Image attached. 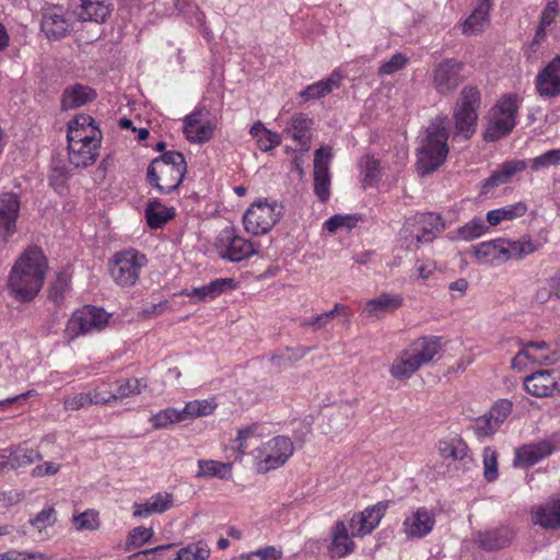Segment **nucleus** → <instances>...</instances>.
<instances>
[{"mask_svg": "<svg viewBox=\"0 0 560 560\" xmlns=\"http://www.w3.org/2000/svg\"><path fill=\"white\" fill-rule=\"evenodd\" d=\"M48 259L42 248L27 247L13 264L7 281L11 298L20 303L32 302L44 287Z\"/></svg>", "mask_w": 560, "mask_h": 560, "instance_id": "f257e3e1", "label": "nucleus"}, {"mask_svg": "<svg viewBox=\"0 0 560 560\" xmlns=\"http://www.w3.org/2000/svg\"><path fill=\"white\" fill-rule=\"evenodd\" d=\"M69 161L75 167L92 165L100 155L102 132L90 115H77L68 125Z\"/></svg>", "mask_w": 560, "mask_h": 560, "instance_id": "f03ea898", "label": "nucleus"}, {"mask_svg": "<svg viewBox=\"0 0 560 560\" xmlns=\"http://www.w3.org/2000/svg\"><path fill=\"white\" fill-rule=\"evenodd\" d=\"M417 149V168L422 176L438 170L445 161L448 147V132L444 118H435L419 137Z\"/></svg>", "mask_w": 560, "mask_h": 560, "instance_id": "7ed1b4c3", "label": "nucleus"}, {"mask_svg": "<svg viewBox=\"0 0 560 560\" xmlns=\"http://www.w3.org/2000/svg\"><path fill=\"white\" fill-rule=\"evenodd\" d=\"M186 174V162L183 153L167 151L155 158L147 171L148 183L160 194H170L177 189Z\"/></svg>", "mask_w": 560, "mask_h": 560, "instance_id": "20e7f679", "label": "nucleus"}, {"mask_svg": "<svg viewBox=\"0 0 560 560\" xmlns=\"http://www.w3.org/2000/svg\"><path fill=\"white\" fill-rule=\"evenodd\" d=\"M521 97L516 93L503 94L489 113L483 140L495 142L509 136L516 125Z\"/></svg>", "mask_w": 560, "mask_h": 560, "instance_id": "39448f33", "label": "nucleus"}, {"mask_svg": "<svg viewBox=\"0 0 560 560\" xmlns=\"http://www.w3.org/2000/svg\"><path fill=\"white\" fill-rule=\"evenodd\" d=\"M294 446L290 438L277 435L255 447L250 455L258 474H266L283 466L293 455Z\"/></svg>", "mask_w": 560, "mask_h": 560, "instance_id": "423d86ee", "label": "nucleus"}, {"mask_svg": "<svg viewBox=\"0 0 560 560\" xmlns=\"http://www.w3.org/2000/svg\"><path fill=\"white\" fill-rule=\"evenodd\" d=\"M444 229L441 215L436 213H417L408 218L399 235L408 249L418 248L420 244L432 242Z\"/></svg>", "mask_w": 560, "mask_h": 560, "instance_id": "0eeeda50", "label": "nucleus"}, {"mask_svg": "<svg viewBox=\"0 0 560 560\" xmlns=\"http://www.w3.org/2000/svg\"><path fill=\"white\" fill-rule=\"evenodd\" d=\"M148 259L135 248L124 249L113 255L109 260V275L120 287H132L140 277Z\"/></svg>", "mask_w": 560, "mask_h": 560, "instance_id": "6e6552de", "label": "nucleus"}, {"mask_svg": "<svg viewBox=\"0 0 560 560\" xmlns=\"http://www.w3.org/2000/svg\"><path fill=\"white\" fill-rule=\"evenodd\" d=\"M109 320V314L102 307L84 305L75 310L68 319L65 335L69 341L80 336L103 330Z\"/></svg>", "mask_w": 560, "mask_h": 560, "instance_id": "1a4fd4ad", "label": "nucleus"}, {"mask_svg": "<svg viewBox=\"0 0 560 560\" xmlns=\"http://www.w3.org/2000/svg\"><path fill=\"white\" fill-rule=\"evenodd\" d=\"M481 93L477 86L466 85L457 98V138H471L477 130Z\"/></svg>", "mask_w": 560, "mask_h": 560, "instance_id": "9d476101", "label": "nucleus"}, {"mask_svg": "<svg viewBox=\"0 0 560 560\" xmlns=\"http://www.w3.org/2000/svg\"><path fill=\"white\" fill-rule=\"evenodd\" d=\"M281 207L277 202L257 201L243 215L244 229L253 235L268 233L279 221Z\"/></svg>", "mask_w": 560, "mask_h": 560, "instance_id": "9b49d317", "label": "nucleus"}, {"mask_svg": "<svg viewBox=\"0 0 560 560\" xmlns=\"http://www.w3.org/2000/svg\"><path fill=\"white\" fill-rule=\"evenodd\" d=\"M215 249L223 259L238 262L257 254L253 242L240 235L232 226L223 229L217 236Z\"/></svg>", "mask_w": 560, "mask_h": 560, "instance_id": "f8f14e48", "label": "nucleus"}, {"mask_svg": "<svg viewBox=\"0 0 560 560\" xmlns=\"http://www.w3.org/2000/svg\"><path fill=\"white\" fill-rule=\"evenodd\" d=\"M139 394V387H116L115 392L107 390V387H90L86 393L68 398L65 401V407L68 410H77L92 404H112L124 397Z\"/></svg>", "mask_w": 560, "mask_h": 560, "instance_id": "ddd939ff", "label": "nucleus"}, {"mask_svg": "<svg viewBox=\"0 0 560 560\" xmlns=\"http://www.w3.org/2000/svg\"><path fill=\"white\" fill-rule=\"evenodd\" d=\"M217 129L215 117L205 107L196 108L184 118V133L190 143L210 141Z\"/></svg>", "mask_w": 560, "mask_h": 560, "instance_id": "4468645a", "label": "nucleus"}, {"mask_svg": "<svg viewBox=\"0 0 560 560\" xmlns=\"http://www.w3.org/2000/svg\"><path fill=\"white\" fill-rule=\"evenodd\" d=\"M388 506V501H380L359 513H354L348 521L351 536L364 537L371 534L378 526Z\"/></svg>", "mask_w": 560, "mask_h": 560, "instance_id": "2eb2a0df", "label": "nucleus"}, {"mask_svg": "<svg viewBox=\"0 0 560 560\" xmlns=\"http://www.w3.org/2000/svg\"><path fill=\"white\" fill-rule=\"evenodd\" d=\"M332 160L330 147H320L314 154V194L319 201L326 202L330 198L331 176L329 164Z\"/></svg>", "mask_w": 560, "mask_h": 560, "instance_id": "dca6fc26", "label": "nucleus"}, {"mask_svg": "<svg viewBox=\"0 0 560 560\" xmlns=\"http://www.w3.org/2000/svg\"><path fill=\"white\" fill-rule=\"evenodd\" d=\"M20 198L14 192L0 194V238L10 242L16 232V221L20 214Z\"/></svg>", "mask_w": 560, "mask_h": 560, "instance_id": "f3484780", "label": "nucleus"}, {"mask_svg": "<svg viewBox=\"0 0 560 560\" xmlns=\"http://www.w3.org/2000/svg\"><path fill=\"white\" fill-rule=\"evenodd\" d=\"M435 524L434 515L425 508L411 511L402 522V532L409 539L429 535Z\"/></svg>", "mask_w": 560, "mask_h": 560, "instance_id": "a211bd4d", "label": "nucleus"}, {"mask_svg": "<svg viewBox=\"0 0 560 560\" xmlns=\"http://www.w3.org/2000/svg\"><path fill=\"white\" fill-rule=\"evenodd\" d=\"M537 93L542 97H553L560 94V56L553 57L535 80Z\"/></svg>", "mask_w": 560, "mask_h": 560, "instance_id": "6ab92c4d", "label": "nucleus"}, {"mask_svg": "<svg viewBox=\"0 0 560 560\" xmlns=\"http://www.w3.org/2000/svg\"><path fill=\"white\" fill-rule=\"evenodd\" d=\"M404 304V296L400 293L383 292L378 296L365 302L362 313L369 318H382L392 314Z\"/></svg>", "mask_w": 560, "mask_h": 560, "instance_id": "aec40b11", "label": "nucleus"}, {"mask_svg": "<svg viewBox=\"0 0 560 560\" xmlns=\"http://www.w3.org/2000/svg\"><path fill=\"white\" fill-rule=\"evenodd\" d=\"M69 19L65 15L61 8H49L44 11L40 28L50 40H59L66 37L70 32Z\"/></svg>", "mask_w": 560, "mask_h": 560, "instance_id": "412c9836", "label": "nucleus"}, {"mask_svg": "<svg viewBox=\"0 0 560 560\" xmlns=\"http://www.w3.org/2000/svg\"><path fill=\"white\" fill-rule=\"evenodd\" d=\"M313 119L306 114L298 113L288 121L284 133L299 145L301 152H307L312 140Z\"/></svg>", "mask_w": 560, "mask_h": 560, "instance_id": "4be33fe9", "label": "nucleus"}, {"mask_svg": "<svg viewBox=\"0 0 560 560\" xmlns=\"http://www.w3.org/2000/svg\"><path fill=\"white\" fill-rule=\"evenodd\" d=\"M490 0H478L470 15L462 23V32L466 36L482 34L490 25Z\"/></svg>", "mask_w": 560, "mask_h": 560, "instance_id": "5701e85b", "label": "nucleus"}, {"mask_svg": "<svg viewBox=\"0 0 560 560\" xmlns=\"http://www.w3.org/2000/svg\"><path fill=\"white\" fill-rule=\"evenodd\" d=\"M343 79L345 75L339 69H335L328 78L305 86V89L299 93V96L304 102L323 98L332 91L338 90Z\"/></svg>", "mask_w": 560, "mask_h": 560, "instance_id": "b1692460", "label": "nucleus"}, {"mask_svg": "<svg viewBox=\"0 0 560 560\" xmlns=\"http://www.w3.org/2000/svg\"><path fill=\"white\" fill-rule=\"evenodd\" d=\"M474 255L479 264H501L508 261L506 240L497 238L472 246Z\"/></svg>", "mask_w": 560, "mask_h": 560, "instance_id": "393cba45", "label": "nucleus"}, {"mask_svg": "<svg viewBox=\"0 0 560 560\" xmlns=\"http://www.w3.org/2000/svg\"><path fill=\"white\" fill-rule=\"evenodd\" d=\"M406 349L422 366L430 363L441 351V338L436 336H423L410 342Z\"/></svg>", "mask_w": 560, "mask_h": 560, "instance_id": "a878e982", "label": "nucleus"}, {"mask_svg": "<svg viewBox=\"0 0 560 560\" xmlns=\"http://www.w3.org/2000/svg\"><path fill=\"white\" fill-rule=\"evenodd\" d=\"M555 446L547 440L539 441L535 444H528L516 451L515 464L529 467L534 466L545 457L552 454Z\"/></svg>", "mask_w": 560, "mask_h": 560, "instance_id": "bb28decb", "label": "nucleus"}, {"mask_svg": "<svg viewBox=\"0 0 560 560\" xmlns=\"http://www.w3.org/2000/svg\"><path fill=\"white\" fill-rule=\"evenodd\" d=\"M173 503V494L168 492H158L143 503L136 502L133 504V516L145 518L151 514H161L171 509Z\"/></svg>", "mask_w": 560, "mask_h": 560, "instance_id": "cd10ccee", "label": "nucleus"}, {"mask_svg": "<svg viewBox=\"0 0 560 560\" xmlns=\"http://www.w3.org/2000/svg\"><path fill=\"white\" fill-rule=\"evenodd\" d=\"M513 533L508 526L495 527L486 532H480L476 536L478 546L487 551L502 549L510 545Z\"/></svg>", "mask_w": 560, "mask_h": 560, "instance_id": "c85d7f7f", "label": "nucleus"}, {"mask_svg": "<svg viewBox=\"0 0 560 560\" xmlns=\"http://www.w3.org/2000/svg\"><path fill=\"white\" fill-rule=\"evenodd\" d=\"M533 365H552L560 360V349L544 340L524 342Z\"/></svg>", "mask_w": 560, "mask_h": 560, "instance_id": "c756f323", "label": "nucleus"}, {"mask_svg": "<svg viewBox=\"0 0 560 560\" xmlns=\"http://www.w3.org/2000/svg\"><path fill=\"white\" fill-rule=\"evenodd\" d=\"M310 351V348L298 346L294 348H283L275 351V353L269 358L270 362V371L279 373L282 372L290 366H292L295 362L303 359Z\"/></svg>", "mask_w": 560, "mask_h": 560, "instance_id": "7c9ffc66", "label": "nucleus"}, {"mask_svg": "<svg viewBox=\"0 0 560 560\" xmlns=\"http://www.w3.org/2000/svg\"><path fill=\"white\" fill-rule=\"evenodd\" d=\"M198 470L196 478L212 479L218 478L220 480H231L233 463L220 462L215 459H199L197 462Z\"/></svg>", "mask_w": 560, "mask_h": 560, "instance_id": "2f4dec72", "label": "nucleus"}, {"mask_svg": "<svg viewBox=\"0 0 560 560\" xmlns=\"http://www.w3.org/2000/svg\"><path fill=\"white\" fill-rule=\"evenodd\" d=\"M349 526L343 521H338L332 530V539L329 546V551L334 557H345L351 553L355 545L349 535Z\"/></svg>", "mask_w": 560, "mask_h": 560, "instance_id": "473e14b6", "label": "nucleus"}, {"mask_svg": "<svg viewBox=\"0 0 560 560\" xmlns=\"http://www.w3.org/2000/svg\"><path fill=\"white\" fill-rule=\"evenodd\" d=\"M534 523L547 529L560 528V497L539 506L533 515Z\"/></svg>", "mask_w": 560, "mask_h": 560, "instance_id": "72a5a7b5", "label": "nucleus"}, {"mask_svg": "<svg viewBox=\"0 0 560 560\" xmlns=\"http://www.w3.org/2000/svg\"><path fill=\"white\" fill-rule=\"evenodd\" d=\"M527 210L528 207L524 201L506 205L504 207L488 211L487 223L491 226H497L503 221H512L524 217Z\"/></svg>", "mask_w": 560, "mask_h": 560, "instance_id": "f704fd0d", "label": "nucleus"}, {"mask_svg": "<svg viewBox=\"0 0 560 560\" xmlns=\"http://www.w3.org/2000/svg\"><path fill=\"white\" fill-rule=\"evenodd\" d=\"M95 97V92L82 84H74L63 91L61 104L65 109L77 108L85 105Z\"/></svg>", "mask_w": 560, "mask_h": 560, "instance_id": "c9c22d12", "label": "nucleus"}, {"mask_svg": "<svg viewBox=\"0 0 560 560\" xmlns=\"http://www.w3.org/2000/svg\"><path fill=\"white\" fill-rule=\"evenodd\" d=\"M175 217L174 208L164 206L158 199L150 201L145 208L147 223L151 229H160Z\"/></svg>", "mask_w": 560, "mask_h": 560, "instance_id": "e433bc0d", "label": "nucleus"}, {"mask_svg": "<svg viewBox=\"0 0 560 560\" xmlns=\"http://www.w3.org/2000/svg\"><path fill=\"white\" fill-rule=\"evenodd\" d=\"M337 315L349 317L348 307L343 304L336 303L332 310L301 320L300 326L302 328H311L313 331H318L330 324Z\"/></svg>", "mask_w": 560, "mask_h": 560, "instance_id": "4c0bfd02", "label": "nucleus"}, {"mask_svg": "<svg viewBox=\"0 0 560 560\" xmlns=\"http://www.w3.org/2000/svg\"><path fill=\"white\" fill-rule=\"evenodd\" d=\"M72 277L67 270H61L48 288V300L56 306H61L71 291Z\"/></svg>", "mask_w": 560, "mask_h": 560, "instance_id": "58836bf2", "label": "nucleus"}, {"mask_svg": "<svg viewBox=\"0 0 560 560\" xmlns=\"http://www.w3.org/2000/svg\"><path fill=\"white\" fill-rule=\"evenodd\" d=\"M233 280L225 278H218L208 284L192 289L187 296L194 299L197 298L199 301L214 300L220 296L224 291L231 289Z\"/></svg>", "mask_w": 560, "mask_h": 560, "instance_id": "ea45409f", "label": "nucleus"}, {"mask_svg": "<svg viewBox=\"0 0 560 560\" xmlns=\"http://www.w3.org/2000/svg\"><path fill=\"white\" fill-rule=\"evenodd\" d=\"M421 365L405 348L400 354L393 361L390 366L392 375L398 381H405L415 374Z\"/></svg>", "mask_w": 560, "mask_h": 560, "instance_id": "a19ab883", "label": "nucleus"}, {"mask_svg": "<svg viewBox=\"0 0 560 560\" xmlns=\"http://www.w3.org/2000/svg\"><path fill=\"white\" fill-rule=\"evenodd\" d=\"M454 80L455 62L453 60H445L435 68L433 83L439 93H450L454 88Z\"/></svg>", "mask_w": 560, "mask_h": 560, "instance_id": "79ce46f5", "label": "nucleus"}, {"mask_svg": "<svg viewBox=\"0 0 560 560\" xmlns=\"http://www.w3.org/2000/svg\"><path fill=\"white\" fill-rule=\"evenodd\" d=\"M249 135L256 140L258 148L264 152L270 151L281 143V135L266 128L260 120L253 124Z\"/></svg>", "mask_w": 560, "mask_h": 560, "instance_id": "37998d69", "label": "nucleus"}, {"mask_svg": "<svg viewBox=\"0 0 560 560\" xmlns=\"http://www.w3.org/2000/svg\"><path fill=\"white\" fill-rule=\"evenodd\" d=\"M540 248L541 243L532 240L529 236H523L516 241L506 240L508 260L523 259Z\"/></svg>", "mask_w": 560, "mask_h": 560, "instance_id": "c03bdc74", "label": "nucleus"}, {"mask_svg": "<svg viewBox=\"0 0 560 560\" xmlns=\"http://www.w3.org/2000/svg\"><path fill=\"white\" fill-rule=\"evenodd\" d=\"M187 420L185 410L176 408H166L150 418L154 429H165L171 424L179 423Z\"/></svg>", "mask_w": 560, "mask_h": 560, "instance_id": "a18cd8bd", "label": "nucleus"}, {"mask_svg": "<svg viewBox=\"0 0 560 560\" xmlns=\"http://www.w3.org/2000/svg\"><path fill=\"white\" fill-rule=\"evenodd\" d=\"M10 450L11 469L32 465L42 458L38 451L23 446L8 447Z\"/></svg>", "mask_w": 560, "mask_h": 560, "instance_id": "49530a36", "label": "nucleus"}, {"mask_svg": "<svg viewBox=\"0 0 560 560\" xmlns=\"http://www.w3.org/2000/svg\"><path fill=\"white\" fill-rule=\"evenodd\" d=\"M110 14L109 5L106 1L82 2L80 18L84 21L104 22Z\"/></svg>", "mask_w": 560, "mask_h": 560, "instance_id": "de8ad7c7", "label": "nucleus"}, {"mask_svg": "<svg viewBox=\"0 0 560 560\" xmlns=\"http://www.w3.org/2000/svg\"><path fill=\"white\" fill-rule=\"evenodd\" d=\"M363 167V185L364 187H372L381 179V161L374 156L366 155L362 159Z\"/></svg>", "mask_w": 560, "mask_h": 560, "instance_id": "09e8293b", "label": "nucleus"}, {"mask_svg": "<svg viewBox=\"0 0 560 560\" xmlns=\"http://www.w3.org/2000/svg\"><path fill=\"white\" fill-rule=\"evenodd\" d=\"M210 556V548L203 541L190 544L177 552L174 560H207Z\"/></svg>", "mask_w": 560, "mask_h": 560, "instance_id": "8fccbe9b", "label": "nucleus"}, {"mask_svg": "<svg viewBox=\"0 0 560 560\" xmlns=\"http://www.w3.org/2000/svg\"><path fill=\"white\" fill-rule=\"evenodd\" d=\"M73 525L78 532L97 530L101 525L98 512L95 510H86L80 514L73 515Z\"/></svg>", "mask_w": 560, "mask_h": 560, "instance_id": "3c124183", "label": "nucleus"}, {"mask_svg": "<svg viewBox=\"0 0 560 560\" xmlns=\"http://www.w3.org/2000/svg\"><path fill=\"white\" fill-rule=\"evenodd\" d=\"M217 408V404L213 398L192 400L185 405L184 410L186 419L195 417H203L211 415Z\"/></svg>", "mask_w": 560, "mask_h": 560, "instance_id": "603ef678", "label": "nucleus"}, {"mask_svg": "<svg viewBox=\"0 0 560 560\" xmlns=\"http://www.w3.org/2000/svg\"><path fill=\"white\" fill-rule=\"evenodd\" d=\"M258 435H260V433L259 425L257 423L238 429L236 439L234 440L237 448L236 460H242V458L246 454L248 447L247 440Z\"/></svg>", "mask_w": 560, "mask_h": 560, "instance_id": "864d4df0", "label": "nucleus"}, {"mask_svg": "<svg viewBox=\"0 0 560 560\" xmlns=\"http://www.w3.org/2000/svg\"><path fill=\"white\" fill-rule=\"evenodd\" d=\"M487 230L488 225L485 220L482 218H475L457 230V236L466 241L474 240L483 235Z\"/></svg>", "mask_w": 560, "mask_h": 560, "instance_id": "5fc2aeb1", "label": "nucleus"}, {"mask_svg": "<svg viewBox=\"0 0 560 560\" xmlns=\"http://www.w3.org/2000/svg\"><path fill=\"white\" fill-rule=\"evenodd\" d=\"M360 221V217L357 214H335L325 221L324 228L334 233L340 228H354Z\"/></svg>", "mask_w": 560, "mask_h": 560, "instance_id": "6e6d98bb", "label": "nucleus"}, {"mask_svg": "<svg viewBox=\"0 0 560 560\" xmlns=\"http://www.w3.org/2000/svg\"><path fill=\"white\" fill-rule=\"evenodd\" d=\"M483 476L487 481L492 482L498 479V454L495 450L488 446L483 450Z\"/></svg>", "mask_w": 560, "mask_h": 560, "instance_id": "4d7b16f0", "label": "nucleus"}, {"mask_svg": "<svg viewBox=\"0 0 560 560\" xmlns=\"http://www.w3.org/2000/svg\"><path fill=\"white\" fill-rule=\"evenodd\" d=\"M282 551L275 546H266L257 550L242 553L236 560H279Z\"/></svg>", "mask_w": 560, "mask_h": 560, "instance_id": "13d9d810", "label": "nucleus"}, {"mask_svg": "<svg viewBox=\"0 0 560 560\" xmlns=\"http://www.w3.org/2000/svg\"><path fill=\"white\" fill-rule=\"evenodd\" d=\"M558 165H560V149L549 150L530 160V167L533 171H540L542 168Z\"/></svg>", "mask_w": 560, "mask_h": 560, "instance_id": "bf43d9fd", "label": "nucleus"}, {"mask_svg": "<svg viewBox=\"0 0 560 560\" xmlns=\"http://www.w3.org/2000/svg\"><path fill=\"white\" fill-rule=\"evenodd\" d=\"M408 61L409 58L407 56L401 52H396L388 61L380 66L377 74L381 77L394 74L404 69L408 65Z\"/></svg>", "mask_w": 560, "mask_h": 560, "instance_id": "052dcab7", "label": "nucleus"}, {"mask_svg": "<svg viewBox=\"0 0 560 560\" xmlns=\"http://www.w3.org/2000/svg\"><path fill=\"white\" fill-rule=\"evenodd\" d=\"M512 411V402L508 399L498 400L491 409L487 412V416L491 418L494 424L500 425L505 421Z\"/></svg>", "mask_w": 560, "mask_h": 560, "instance_id": "680f3d73", "label": "nucleus"}, {"mask_svg": "<svg viewBox=\"0 0 560 560\" xmlns=\"http://www.w3.org/2000/svg\"><path fill=\"white\" fill-rule=\"evenodd\" d=\"M153 536L152 528H147L144 526L135 527L128 535L126 546L127 549L139 548L145 542H148Z\"/></svg>", "mask_w": 560, "mask_h": 560, "instance_id": "e2e57ef3", "label": "nucleus"}, {"mask_svg": "<svg viewBox=\"0 0 560 560\" xmlns=\"http://www.w3.org/2000/svg\"><path fill=\"white\" fill-rule=\"evenodd\" d=\"M471 428L475 434L479 438L492 435L499 429V427H497V424L493 423V421L491 420V418L487 416V413L477 418L474 421Z\"/></svg>", "mask_w": 560, "mask_h": 560, "instance_id": "0e129e2a", "label": "nucleus"}, {"mask_svg": "<svg viewBox=\"0 0 560 560\" xmlns=\"http://www.w3.org/2000/svg\"><path fill=\"white\" fill-rule=\"evenodd\" d=\"M55 521V510L52 508H47L38 512L35 517L31 520V524L36 529L43 530L48 526H51Z\"/></svg>", "mask_w": 560, "mask_h": 560, "instance_id": "69168bd1", "label": "nucleus"}, {"mask_svg": "<svg viewBox=\"0 0 560 560\" xmlns=\"http://www.w3.org/2000/svg\"><path fill=\"white\" fill-rule=\"evenodd\" d=\"M520 345L522 346V348L517 351V353L512 359L511 368L514 371L523 372L528 368V365H533V364H532V360L529 358V354L527 352V349H526L524 342H520Z\"/></svg>", "mask_w": 560, "mask_h": 560, "instance_id": "338daca9", "label": "nucleus"}, {"mask_svg": "<svg viewBox=\"0 0 560 560\" xmlns=\"http://www.w3.org/2000/svg\"><path fill=\"white\" fill-rule=\"evenodd\" d=\"M500 167L503 170L508 178L512 182L513 177L525 171L527 162L525 160H509L503 162Z\"/></svg>", "mask_w": 560, "mask_h": 560, "instance_id": "774afa93", "label": "nucleus"}]
</instances>
